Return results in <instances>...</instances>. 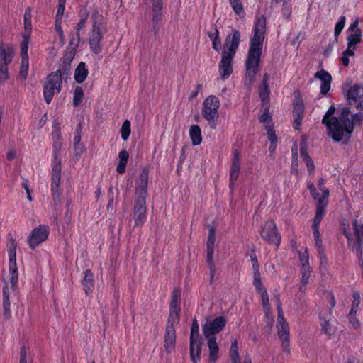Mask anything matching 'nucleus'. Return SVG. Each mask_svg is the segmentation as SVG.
Returning a JSON list of instances; mask_svg holds the SVG:
<instances>
[{
	"label": "nucleus",
	"mask_w": 363,
	"mask_h": 363,
	"mask_svg": "<svg viewBox=\"0 0 363 363\" xmlns=\"http://www.w3.org/2000/svg\"><path fill=\"white\" fill-rule=\"evenodd\" d=\"M266 22V18L262 15L257 18L253 26L245 63V82L246 84H251L254 82L261 65L263 43L267 30Z\"/></svg>",
	"instance_id": "1"
},
{
	"label": "nucleus",
	"mask_w": 363,
	"mask_h": 363,
	"mask_svg": "<svg viewBox=\"0 0 363 363\" xmlns=\"http://www.w3.org/2000/svg\"><path fill=\"white\" fill-rule=\"evenodd\" d=\"M350 108H344L339 118H334L328 124V135L335 142L343 141L347 143L354 130L356 124H361L363 121V113L359 112L352 116L350 120Z\"/></svg>",
	"instance_id": "2"
},
{
	"label": "nucleus",
	"mask_w": 363,
	"mask_h": 363,
	"mask_svg": "<svg viewBox=\"0 0 363 363\" xmlns=\"http://www.w3.org/2000/svg\"><path fill=\"white\" fill-rule=\"evenodd\" d=\"M240 38V32L233 30L225 40V45L218 66L220 77L223 81L227 79L233 72V59L239 48Z\"/></svg>",
	"instance_id": "3"
},
{
	"label": "nucleus",
	"mask_w": 363,
	"mask_h": 363,
	"mask_svg": "<svg viewBox=\"0 0 363 363\" xmlns=\"http://www.w3.org/2000/svg\"><path fill=\"white\" fill-rule=\"evenodd\" d=\"M220 103L215 95L208 96L203 101L201 108L203 118L208 121L211 130H215L219 118L218 108Z\"/></svg>",
	"instance_id": "4"
},
{
	"label": "nucleus",
	"mask_w": 363,
	"mask_h": 363,
	"mask_svg": "<svg viewBox=\"0 0 363 363\" xmlns=\"http://www.w3.org/2000/svg\"><path fill=\"white\" fill-rule=\"evenodd\" d=\"M62 85L60 69L50 73L43 84V93L45 102L49 104L52 101L55 91L60 92Z\"/></svg>",
	"instance_id": "5"
},
{
	"label": "nucleus",
	"mask_w": 363,
	"mask_h": 363,
	"mask_svg": "<svg viewBox=\"0 0 363 363\" xmlns=\"http://www.w3.org/2000/svg\"><path fill=\"white\" fill-rule=\"evenodd\" d=\"M260 234L262 238L268 244L274 245L276 247L280 245L281 236L274 220L264 222Z\"/></svg>",
	"instance_id": "6"
},
{
	"label": "nucleus",
	"mask_w": 363,
	"mask_h": 363,
	"mask_svg": "<svg viewBox=\"0 0 363 363\" xmlns=\"http://www.w3.org/2000/svg\"><path fill=\"white\" fill-rule=\"evenodd\" d=\"M106 33V28L104 25L92 24L89 36V45L91 50L95 55L99 54L102 50L101 41Z\"/></svg>",
	"instance_id": "7"
},
{
	"label": "nucleus",
	"mask_w": 363,
	"mask_h": 363,
	"mask_svg": "<svg viewBox=\"0 0 363 363\" xmlns=\"http://www.w3.org/2000/svg\"><path fill=\"white\" fill-rule=\"evenodd\" d=\"M50 228L48 225H40L34 228L28 237L27 242L32 250L45 242L50 235Z\"/></svg>",
	"instance_id": "8"
},
{
	"label": "nucleus",
	"mask_w": 363,
	"mask_h": 363,
	"mask_svg": "<svg viewBox=\"0 0 363 363\" xmlns=\"http://www.w3.org/2000/svg\"><path fill=\"white\" fill-rule=\"evenodd\" d=\"M147 199H134L133 219L134 225L143 226L147 220Z\"/></svg>",
	"instance_id": "9"
},
{
	"label": "nucleus",
	"mask_w": 363,
	"mask_h": 363,
	"mask_svg": "<svg viewBox=\"0 0 363 363\" xmlns=\"http://www.w3.org/2000/svg\"><path fill=\"white\" fill-rule=\"evenodd\" d=\"M226 325V320L223 316L215 318L213 320L206 322L202 327L205 337H211L220 332Z\"/></svg>",
	"instance_id": "10"
},
{
	"label": "nucleus",
	"mask_w": 363,
	"mask_h": 363,
	"mask_svg": "<svg viewBox=\"0 0 363 363\" xmlns=\"http://www.w3.org/2000/svg\"><path fill=\"white\" fill-rule=\"evenodd\" d=\"M149 168L144 167L140 174L138 182L135 187L134 199H147L148 189Z\"/></svg>",
	"instance_id": "11"
},
{
	"label": "nucleus",
	"mask_w": 363,
	"mask_h": 363,
	"mask_svg": "<svg viewBox=\"0 0 363 363\" xmlns=\"http://www.w3.org/2000/svg\"><path fill=\"white\" fill-rule=\"evenodd\" d=\"M305 106L303 99L301 97L300 92H297V96L293 102V127L295 130H299L303 118Z\"/></svg>",
	"instance_id": "12"
},
{
	"label": "nucleus",
	"mask_w": 363,
	"mask_h": 363,
	"mask_svg": "<svg viewBox=\"0 0 363 363\" xmlns=\"http://www.w3.org/2000/svg\"><path fill=\"white\" fill-rule=\"evenodd\" d=\"M277 312H278L277 320V327L278 329V336H279V337L290 336L289 327L288 323L286 322V320H285V318L284 317V313H283V311H282V308H281V303L279 300V295L277 296Z\"/></svg>",
	"instance_id": "13"
},
{
	"label": "nucleus",
	"mask_w": 363,
	"mask_h": 363,
	"mask_svg": "<svg viewBox=\"0 0 363 363\" xmlns=\"http://www.w3.org/2000/svg\"><path fill=\"white\" fill-rule=\"evenodd\" d=\"M240 154L238 149L233 150L231 166L230 169V187L237 182L240 172Z\"/></svg>",
	"instance_id": "14"
},
{
	"label": "nucleus",
	"mask_w": 363,
	"mask_h": 363,
	"mask_svg": "<svg viewBox=\"0 0 363 363\" xmlns=\"http://www.w3.org/2000/svg\"><path fill=\"white\" fill-rule=\"evenodd\" d=\"M15 55V49L13 45L10 44H4L1 43L0 44V66L4 65L9 67V65L13 61Z\"/></svg>",
	"instance_id": "15"
},
{
	"label": "nucleus",
	"mask_w": 363,
	"mask_h": 363,
	"mask_svg": "<svg viewBox=\"0 0 363 363\" xmlns=\"http://www.w3.org/2000/svg\"><path fill=\"white\" fill-rule=\"evenodd\" d=\"M323 183V179H319V221L325 215L326 208L329 203L330 190L325 187H320Z\"/></svg>",
	"instance_id": "16"
},
{
	"label": "nucleus",
	"mask_w": 363,
	"mask_h": 363,
	"mask_svg": "<svg viewBox=\"0 0 363 363\" xmlns=\"http://www.w3.org/2000/svg\"><path fill=\"white\" fill-rule=\"evenodd\" d=\"M252 284L257 294L261 296L262 305L266 315L271 312V306L269 304V295L267 289L264 287L262 280L252 281Z\"/></svg>",
	"instance_id": "17"
},
{
	"label": "nucleus",
	"mask_w": 363,
	"mask_h": 363,
	"mask_svg": "<svg viewBox=\"0 0 363 363\" xmlns=\"http://www.w3.org/2000/svg\"><path fill=\"white\" fill-rule=\"evenodd\" d=\"M2 302L4 318L9 320L11 318V311L10 290L7 283L5 284L2 289Z\"/></svg>",
	"instance_id": "18"
},
{
	"label": "nucleus",
	"mask_w": 363,
	"mask_h": 363,
	"mask_svg": "<svg viewBox=\"0 0 363 363\" xmlns=\"http://www.w3.org/2000/svg\"><path fill=\"white\" fill-rule=\"evenodd\" d=\"M61 179L52 178L51 182V196L55 208L61 204L62 190L60 188Z\"/></svg>",
	"instance_id": "19"
},
{
	"label": "nucleus",
	"mask_w": 363,
	"mask_h": 363,
	"mask_svg": "<svg viewBox=\"0 0 363 363\" xmlns=\"http://www.w3.org/2000/svg\"><path fill=\"white\" fill-rule=\"evenodd\" d=\"M84 278L82 281L83 289L86 296L91 294L94 286V275L91 269H86L84 272Z\"/></svg>",
	"instance_id": "20"
},
{
	"label": "nucleus",
	"mask_w": 363,
	"mask_h": 363,
	"mask_svg": "<svg viewBox=\"0 0 363 363\" xmlns=\"http://www.w3.org/2000/svg\"><path fill=\"white\" fill-rule=\"evenodd\" d=\"M216 228L212 225L209 228L206 242V259H213L214 245L216 242Z\"/></svg>",
	"instance_id": "21"
},
{
	"label": "nucleus",
	"mask_w": 363,
	"mask_h": 363,
	"mask_svg": "<svg viewBox=\"0 0 363 363\" xmlns=\"http://www.w3.org/2000/svg\"><path fill=\"white\" fill-rule=\"evenodd\" d=\"M319 80L321 82L320 93L326 95L330 89L332 76L324 69L319 70Z\"/></svg>",
	"instance_id": "22"
},
{
	"label": "nucleus",
	"mask_w": 363,
	"mask_h": 363,
	"mask_svg": "<svg viewBox=\"0 0 363 363\" xmlns=\"http://www.w3.org/2000/svg\"><path fill=\"white\" fill-rule=\"evenodd\" d=\"M300 153L303 162L307 166L308 172L311 174L315 169V165L313 160L308 154L307 145L304 140H301L300 143Z\"/></svg>",
	"instance_id": "23"
},
{
	"label": "nucleus",
	"mask_w": 363,
	"mask_h": 363,
	"mask_svg": "<svg viewBox=\"0 0 363 363\" xmlns=\"http://www.w3.org/2000/svg\"><path fill=\"white\" fill-rule=\"evenodd\" d=\"M344 91L347 92L346 96L350 104L363 96V86L360 84H354L348 90H344Z\"/></svg>",
	"instance_id": "24"
},
{
	"label": "nucleus",
	"mask_w": 363,
	"mask_h": 363,
	"mask_svg": "<svg viewBox=\"0 0 363 363\" xmlns=\"http://www.w3.org/2000/svg\"><path fill=\"white\" fill-rule=\"evenodd\" d=\"M176 343V330L166 329L164 335V348L169 353L174 348Z\"/></svg>",
	"instance_id": "25"
},
{
	"label": "nucleus",
	"mask_w": 363,
	"mask_h": 363,
	"mask_svg": "<svg viewBox=\"0 0 363 363\" xmlns=\"http://www.w3.org/2000/svg\"><path fill=\"white\" fill-rule=\"evenodd\" d=\"M211 32L208 33V35L212 42V48L216 52H219L221 48V40L220 38V33L216 24L211 26Z\"/></svg>",
	"instance_id": "26"
},
{
	"label": "nucleus",
	"mask_w": 363,
	"mask_h": 363,
	"mask_svg": "<svg viewBox=\"0 0 363 363\" xmlns=\"http://www.w3.org/2000/svg\"><path fill=\"white\" fill-rule=\"evenodd\" d=\"M230 356L232 363H241L239 356L238 342L236 340L231 343ZM243 363H252L251 357L249 355H246L244 358Z\"/></svg>",
	"instance_id": "27"
},
{
	"label": "nucleus",
	"mask_w": 363,
	"mask_h": 363,
	"mask_svg": "<svg viewBox=\"0 0 363 363\" xmlns=\"http://www.w3.org/2000/svg\"><path fill=\"white\" fill-rule=\"evenodd\" d=\"M208 339V347L209 351V360L211 362H215L218 358L219 347L216 342L215 336L211 337H206Z\"/></svg>",
	"instance_id": "28"
},
{
	"label": "nucleus",
	"mask_w": 363,
	"mask_h": 363,
	"mask_svg": "<svg viewBox=\"0 0 363 363\" xmlns=\"http://www.w3.org/2000/svg\"><path fill=\"white\" fill-rule=\"evenodd\" d=\"M62 158L60 154L52 153V178L61 179Z\"/></svg>",
	"instance_id": "29"
},
{
	"label": "nucleus",
	"mask_w": 363,
	"mask_h": 363,
	"mask_svg": "<svg viewBox=\"0 0 363 363\" xmlns=\"http://www.w3.org/2000/svg\"><path fill=\"white\" fill-rule=\"evenodd\" d=\"M89 74V70L86 68V65L84 62H80L74 70V79L81 84L84 82Z\"/></svg>",
	"instance_id": "30"
},
{
	"label": "nucleus",
	"mask_w": 363,
	"mask_h": 363,
	"mask_svg": "<svg viewBox=\"0 0 363 363\" xmlns=\"http://www.w3.org/2000/svg\"><path fill=\"white\" fill-rule=\"evenodd\" d=\"M9 241L7 243V252L9 256V262H16V249H17V242L15 238L11 235V233L8 234Z\"/></svg>",
	"instance_id": "31"
},
{
	"label": "nucleus",
	"mask_w": 363,
	"mask_h": 363,
	"mask_svg": "<svg viewBox=\"0 0 363 363\" xmlns=\"http://www.w3.org/2000/svg\"><path fill=\"white\" fill-rule=\"evenodd\" d=\"M250 260L252 265V277L253 281L261 280V273L259 271L260 265L257 260V255L255 252V250L252 249L250 254Z\"/></svg>",
	"instance_id": "32"
},
{
	"label": "nucleus",
	"mask_w": 363,
	"mask_h": 363,
	"mask_svg": "<svg viewBox=\"0 0 363 363\" xmlns=\"http://www.w3.org/2000/svg\"><path fill=\"white\" fill-rule=\"evenodd\" d=\"M181 291L174 289L171 293V301L169 303V311L181 312L180 308Z\"/></svg>",
	"instance_id": "33"
},
{
	"label": "nucleus",
	"mask_w": 363,
	"mask_h": 363,
	"mask_svg": "<svg viewBox=\"0 0 363 363\" xmlns=\"http://www.w3.org/2000/svg\"><path fill=\"white\" fill-rule=\"evenodd\" d=\"M9 271H10L9 281L11 283V289L13 291H15L16 288L18 286V272L16 262H9Z\"/></svg>",
	"instance_id": "34"
},
{
	"label": "nucleus",
	"mask_w": 363,
	"mask_h": 363,
	"mask_svg": "<svg viewBox=\"0 0 363 363\" xmlns=\"http://www.w3.org/2000/svg\"><path fill=\"white\" fill-rule=\"evenodd\" d=\"M190 340H191V354L194 352V347L196 345V341L200 340L199 335V325L196 319H194L192 321L191 327V333H190Z\"/></svg>",
	"instance_id": "35"
},
{
	"label": "nucleus",
	"mask_w": 363,
	"mask_h": 363,
	"mask_svg": "<svg viewBox=\"0 0 363 363\" xmlns=\"http://www.w3.org/2000/svg\"><path fill=\"white\" fill-rule=\"evenodd\" d=\"M152 8V16H154L155 21H157L160 16H163L164 1L163 0H150Z\"/></svg>",
	"instance_id": "36"
},
{
	"label": "nucleus",
	"mask_w": 363,
	"mask_h": 363,
	"mask_svg": "<svg viewBox=\"0 0 363 363\" xmlns=\"http://www.w3.org/2000/svg\"><path fill=\"white\" fill-rule=\"evenodd\" d=\"M189 136L194 145H199L202 142L201 130L198 125H192L189 129Z\"/></svg>",
	"instance_id": "37"
},
{
	"label": "nucleus",
	"mask_w": 363,
	"mask_h": 363,
	"mask_svg": "<svg viewBox=\"0 0 363 363\" xmlns=\"http://www.w3.org/2000/svg\"><path fill=\"white\" fill-rule=\"evenodd\" d=\"M32 11L28 6L26 9L24 16H23V24H24V32L23 33L30 34L32 33Z\"/></svg>",
	"instance_id": "38"
},
{
	"label": "nucleus",
	"mask_w": 363,
	"mask_h": 363,
	"mask_svg": "<svg viewBox=\"0 0 363 363\" xmlns=\"http://www.w3.org/2000/svg\"><path fill=\"white\" fill-rule=\"evenodd\" d=\"M281 2H282L281 9V16L290 21L292 14V0H281Z\"/></svg>",
	"instance_id": "39"
},
{
	"label": "nucleus",
	"mask_w": 363,
	"mask_h": 363,
	"mask_svg": "<svg viewBox=\"0 0 363 363\" xmlns=\"http://www.w3.org/2000/svg\"><path fill=\"white\" fill-rule=\"evenodd\" d=\"M180 312L169 311L166 329H175L179 322Z\"/></svg>",
	"instance_id": "40"
},
{
	"label": "nucleus",
	"mask_w": 363,
	"mask_h": 363,
	"mask_svg": "<svg viewBox=\"0 0 363 363\" xmlns=\"http://www.w3.org/2000/svg\"><path fill=\"white\" fill-rule=\"evenodd\" d=\"M30 34L23 33L22 41L21 43V57H28V45L30 43Z\"/></svg>",
	"instance_id": "41"
},
{
	"label": "nucleus",
	"mask_w": 363,
	"mask_h": 363,
	"mask_svg": "<svg viewBox=\"0 0 363 363\" xmlns=\"http://www.w3.org/2000/svg\"><path fill=\"white\" fill-rule=\"evenodd\" d=\"M233 11L238 16H244L245 9L242 0H228Z\"/></svg>",
	"instance_id": "42"
},
{
	"label": "nucleus",
	"mask_w": 363,
	"mask_h": 363,
	"mask_svg": "<svg viewBox=\"0 0 363 363\" xmlns=\"http://www.w3.org/2000/svg\"><path fill=\"white\" fill-rule=\"evenodd\" d=\"M28 68H29V57H21V62L20 65L19 69V77L22 79L26 80L28 74Z\"/></svg>",
	"instance_id": "43"
},
{
	"label": "nucleus",
	"mask_w": 363,
	"mask_h": 363,
	"mask_svg": "<svg viewBox=\"0 0 363 363\" xmlns=\"http://www.w3.org/2000/svg\"><path fill=\"white\" fill-rule=\"evenodd\" d=\"M361 36L362 32L359 29H357L354 33L349 35L347 38L348 47H356L361 42Z\"/></svg>",
	"instance_id": "44"
},
{
	"label": "nucleus",
	"mask_w": 363,
	"mask_h": 363,
	"mask_svg": "<svg viewBox=\"0 0 363 363\" xmlns=\"http://www.w3.org/2000/svg\"><path fill=\"white\" fill-rule=\"evenodd\" d=\"M84 91L81 86H77L74 91L73 106L77 107L82 101Z\"/></svg>",
	"instance_id": "45"
},
{
	"label": "nucleus",
	"mask_w": 363,
	"mask_h": 363,
	"mask_svg": "<svg viewBox=\"0 0 363 363\" xmlns=\"http://www.w3.org/2000/svg\"><path fill=\"white\" fill-rule=\"evenodd\" d=\"M196 343L197 344L195 345L194 347L193 354H191V350H190V359H191V361H192V362L201 360L202 344H201V340H197Z\"/></svg>",
	"instance_id": "46"
},
{
	"label": "nucleus",
	"mask_w": 363,
	"mask_h": 363,
	"mask_svg": "<svg viewBox=\"0 0 363 363\" xmlns=\"http://www.w3.org/2000/svg\"><path fill=\"white\" fill-rule=\"evenodd\" d=\"M130 121L129 120H125L122 124L121 129V138L126 141L131 133Z\"/></svg>",
	"instance_id": "47"
},
{
	"label": "nucleus",
	"mask_w": 363,
	"mask_h": 363,
	"mask_svg": "<svg viewBox=\"0 0 363 363\" xmlns=\"http://www.w3.org/2000/svg\"><path fill=\"white\" fill-rule=\"evenodd\" d=\"M298 255V259L301 264V266L310 267L309 266V255L306 247H303L299 251L297 252Z\"/></svg>",
	"instance_id": "48"
},
{
	"label": "nucleus",
	"mask_w": 363,
	"mask_h": 363,
	"mask_svg": "<svg viewBox=\"0 0 363 363\" xmlns=\"http://www.w3.org/2000/svg\"><path fill=\"white\" fill-rule=\"evenodd\" d=\"M301 283L303 286H300V291H303V286H304L309 280V278L311 277V267H306V266H301Z\"/></svg>",
	"instance_id": "49"
},
{
	"label": "nucleus",
	"mask_w": 363,
	"mask_h": 363,
	"mask_svg": "<svg viewBox=\"0 0 363 363\" xmlns=\"http://www.w3.org/2000/svg\"><path fill=\"white\" fill-rule=\"evenodd\" d=\"M321 333L327 335L328 339H330L335 333V329L328 321H324L321 324Z\"/></svg>",
	"instance_id": "50"
},
{
	"label": "nucleus",
	"mask_w": 363,
	"mask_h": 363,
	"mask_svg": "<svg viewBox=\"0 0 363 363\" xmlns=\"http://www.w3.org/2000/svg\"><path fill=\"white\" fill-rule=\"evenodd\" d=\"M345 22L346 17L345 16H341L338 19L337 22L336 23L334 30V35L336 40H337L338 35L341 33L342 30H343Z\"/></svg>",
	"instance_id": "51"
},
{
	"label": "nucleus",
	"mask_w": 363,
	"mask_h": 363,
	"mask_svg": "<svg viewBox=\"0 0 363 363\" xmlns=\"http://www.w3.org/2000/svg\"><path fill=\"white\" fill-rule=\"evenodd\" d=\"M312 230L315 245L318 246V202L315 204V213L313 220Z\"/></svg>",
	"instance_id": "52"
},
{
	"label": "nucleus",
	"mask_w": 363,
	"mask_h": 363,
	"mask_svg": "<svg viewBox=\"0 0 363 363\" xmlns=\"http://www.w3.org/2000/svg\"><path fill=\"white\" fill-rule=\"evenodd\" d=\"M353 298H354V300L352 301L351 308L349 312V313H350V315H352V314L356 315L359 305L360 303V295L358 292H355L353 294Z\"/></svg>",
	"instance_id": "53"
},
{
	"label": "nucleus",
	"mask_w": 363,
	"mask_h": 363,
	"mask_svg": "<svg viewBox=\"0 0 363 363\" xmlns=\"http://www.w3.org/2000/svg\"><path fill=\"white\" fill-rule=\"evenodd\" d=\"M335 111V108L333 106H331L329 109L327 111L326 113L323 118L322 123L325 124L327 126V130H328V124L331 123L335 117H330Z\"/></svg>",
	"instance_id": "54"
},
{
	"label": "nucleus",
	"mask_w": 363,
	"mask_h": 363,
	"mask_svg": "<svg viewBox=\"0 0 363 363\" xmlns=\"http://www.w3.org/2000/svg\"><path fill=\"white\" fill-rule=\"evenodd\" d=\"M269 94L270 90L269 86H262V85H259V96L262 102L269 101Z\"/></svg>",
	"instance_id": "55"
},
{
	"label": "nucleus",
	"mask_w": 363,
	"mask_h": 363,
	"mask_svg": "<svg viewBox=\"0 0 363 363\" xmlns=\"http://www.w3.org/2000/svg\"><path fill=\"white\" fill-rule=\"evenodd\" d=\"M62 20H55V30L57 32V33L58 34V36L60 40V43L62 44H64L65 34H64V32L62 30Z\"/></svg>",
	"instance_id": "56"
},
{
	"label": "nucleus",
	"mask_w": 363,
	"mask_h": 363,
	"mask_svg": "<svg viewBox=\"0 0 363 363\" xmlns=\"http://www.w3.org/2000/svg\"><path fill=\"white\" fill-rule=\"evenodd\" d=\"M89 17V11H86L83 16L80 18L79 21L77 24L75 29L76 33L80 34V31L84 29L86 23Z\"/></svg>",
	"instance_id": "57"
},
{
	"label": "nucleus",
	"mask_w": 363,
	"mask_h": 363,
	"mask_svg": "<svg viewBox=\"0 0 363 363\" xmlns=\"http://www.w3.org/2000/svg\"><path fill=\"white\" fill-rule=\"evenodd\" d=\"M323 298L328 301L327 306L331 310L335 305V300L333 294L330 291L323 293Z\"/></svg>",
	"instance_id": "58"
},
{
	"label": "nucleus",
	"mask_w": 363,
	"mask_h": 363,
	"mask_svg": "<svg viewBox=\"0 0 363 363\" xmlns=\"http://www.w3.org/2000/svg\"><path fill=\"white\" fill-rule=\"evenodd\" d=\"M206 263L209 269L210 283L212 284L213 282L216 271V264L214 263L213 259H206Z\"/></svg>",
	"instance_id": "59"
},
{
	"label": "nucleus",
	"mask_w": 363,
	"mask_h": 363,
	"mask_svg": "<svg viewBox=\"0 0 363 363\" xmlns=\"http://www.w3.org/2000/svg\"><path fill=\"white\" fill-rule=\"evenodd\" d=\"M354 233L357 238L363 239V224L359 223L357 220L352 222Z\"/></svg>",
	"instance_id": "60"
},
{
	"label": "nucleus",
	"mask_w": 363,
	"mask_h": 363,
	"mask_svg": "<svg viewBox=\"0 0 363 363\" xmlns=\"http://www.w3.org/2000/svg\"><path fill=\"white\" fill-rule=\"evenodd\" d=\"M353 250L357 253L362 254L363 248V239L357 238L355 241L352 240V245H350Z\"/></svg>",
	"instance_id": "61"
},
{
	"label": "nucleus",
	"mask_w": 363,
	"mask_h": 363,
	"mask_svg": "<svg viewBox=\"0 0 363 363\" xmlns=\"http://www.w3.org/2000/svg\"><path fill=\"white\" fill-rule=\"evenodd\" d=\"M298 145L294 143L291 147V165L294 167L298 165Z\"/></svg>",
	"instance_id": "62"
},
{
	"label": "nucleus",
	"mask_w": 363,
	"mask_h": 363,
	"mask_svg": "<svg viewBox=\"0 0 363 363\" xmlns=\"http://www.w3.org/2000/svg\"><path fill=\"white\" fill-rule=\"evenodd\" d=\"M281 342V349L284 352L290 353V336L279 337Z\"/></svg>",
	"instance_id": "63"
},
{
	"label": "nucleus",
	"mask_w": 363,
	"mask_h": 363,
	"mask_svg": "<svg viewBox=\"0 0 363 363\" xmlns=\"http://www.w3.org/2000/svg\"><path fill=\"white\" fill-rule=\"evenodd\" d=\"M265 129L267 130V138L270 143L277 142V136L273 126L267 125Z\"/></svg>",
	"instance_id": "64"
}]
</instances>
